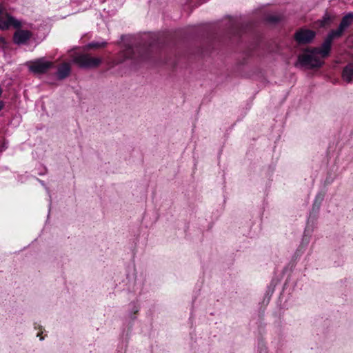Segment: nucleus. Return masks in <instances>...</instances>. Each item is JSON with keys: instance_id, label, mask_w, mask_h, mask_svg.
Returning a JSON list of instances; mask_svg holds the SVG:
<instances>
[{"instance_id": "1", "label": "nucleus", "mask_w": 353, "mask_h": 353, "mask_svg": "<svg viewBox=\"0 0 353 353\" xmlns=\"http://www.w3.org/2000/svg\"><path fill=\"white\" fill-rule=\"evenodd\" d=\"M159 45L158 37L157 35L150 37L148 43L143 46H136L134 48L131 45L125 43L123 49L119 54V59L116 64L122 63L127 59H140L144 60L147 58L150 48Z\"/></svg>"}, {"instance_id": "21", "label": "nucleus", "mask_w": 353, "mask_h": 353, "mask_svg": "<svg viewBox=\"0 0 353 353\" xmlns=\"http://www.w3.org/2000/svg\"><path fill=\"white\" fill-rule=\"evenodd\" d=\"M5 106V103L3 101H0V111L3 110Z\"/></svg>"}, {"instance_id": "3", "label": "nucleus", "mask_w": 353, "mask_h": 353, "mask_svg": "<svg viewBox=\"0 0 353 353\" xmlns=\"http://www.w3.org/2000/svg\"><path fill=\"white\" fill-rule=\"evenodd\" d=\"M28 65L29 70L33 74H43L53 67V63L42 57L29 61Z\"/></svg>"}, {"instance_id": "7", "label": "nucleus", "mask_w": 353, "mask_h": 353, "mask_svg": "<svg viewBox=\"0 0 353 353\" xmlns=\"http://www.w3.org/2000/svg\"><path fill=\"white\" fill-rule=\"evenodd\" d=\"M315 35L316 33L313 30L301 28L296 32L294 39L299 44H307L314 39Z\"/></svg>"}, {"instance_id": "23", "label": "nucleus", "mask_w": 353, "mask_h": 353, "mask_svg": "<svg viewBox=\"0 0 353 353\" xmlns=\"http://www.w3.org/2000/svg\"><path fill=\"white\" fill-rule=\"evenodd\" d=\"M304 250H305V248H302V249H301V248H300L297 251H298V252H300V254H302V253L303 252Z\"/></svg>"}, {"instance_id": "22", "label": "nucleus", "mask_w": 353, "mask_h": 353, "mask_svg": "<svg viewBox=\"0 0 353 353\" xmlns=\"http://www.w3.org/2000/svg\"><path fill=\"white\" fill-rule=\"evenodd\" d=\"M194 0H190L191 2H192ZM204 2V1H202V0H198V5H200L201 3H203Z\"/></svg>"}, {"instance_id": "8", "label": "nucleus", "mask_w": 353, "mask_h": 353, "mask_svg": "<svg viewBox=\"0 0 353 353\" xmlns=\"http://www.w3.org/2000/svg\"><path fill=\"white\" fill-rule=\"evenodd\" d=\"M353 23V13L349 12L341 19L340 24L336 30H332L330 32L338 38L341 37L344 31L349 28Z\"/></svg>"}, {"instance_id": "10", "label": "nucleus", "mask_w": 353, "mask_h": 353, "mask_svg": "<svg viewBox=\"0 0 353 353\" xmlns=\"http://www.w3.org/2000/svg\"><path fill=\"white\" fill-rule=\"evenodd\" d=\"M71 72V67L70 63H63L61 64L57 71V77L59 80H62L68 77Z\"/></svg>"}, {"instance_id": "16", "label": "nucleus", "mask_w": 353, "mask_h": 353, "mask_svg": "<svg viewBox=\"0 0 353 353\" xmlns=\"http://www.w3.org/2000/svg\"><path fill=\"white\" fill-rule=\"evenodd\" d=\"M281 19V17L280 16L274 15V14H270L266 17V20L268 22L272 23H276L279 21H280Z\"/></svg>"}, {"instance_id": "11", "label": "nucleus", "mask_w": 353, "mask_h": 353, "mask_svg": "<svg viewBox=\"0 0 353 353\" xmlns=\"http://www.w3.org/2000/svg\"><path fill=\"white\" fill-rule=\"evenodd\" d=\"M230 32L229 33L232 36H239L244 29V26L239 22L230 19Z\"/></svg>"}, {"instance_id": "18", "label": "nucleus", "mask_w": 353, "mask_h": 353, "mask_svg": "<svg viewBox=\"0 0 353 353\" xmlns=\"http://www.w3.org/2000/svg\"><path fill=\"white\" fill-rule=\"evenodd\" d=\"M305 233H306V231L305 232ZM310 235L308 236H307L306 234H304V236L302 239L301 245H300L301 249L305 248L307 247V245H308V243L310 242Z\"/></svg>"}, {"instance_id": "17", "label": "nucleus", "mask_w": 353, "mask_h": 353, "mask_svg": "<svg viewBox=\"0 0 353 353\" xmlns=\"http://www.w3.org/2000/svg\"><path fill=\"white\" fill-rule=\"evenodd\" d=\"M323 199H324V195L323 194L319 193L318 194H316V196L315 197L314 203V206H316L317 208L319 209Z\"/></svg>"}, {"instance_id": "5", "label": "nucleus", "mask_w": 353, "mask_h": 353, "mask_svg": "<svg viewBox=\"0 0 353 353\" xmlns=\"http://www.w3.org/2000/svg\"><path fill=\"white\" fill-rule=\"evenodd\" d=\"M21 26V22L12 17L7 12H4L3 9L1 8L0 14V29L2 30H8L10 27L18 28Z\"/></svg>"}, {"instance_id": "2", "label": "nucleus", "mask_w": 353, "mask_h": 353, "mask_svg": "<svg viewBox=\"0 0 353 353\" xmlns=\"http://www.w3.org/2000/svg\"><path fill=\"white\" fill-rule=\"evenodd\" d=\"M323 63L318 57L314 50L312 49L310 52L301 54L298 57V61L295 63L296 67H305L307 68H319Z\"/></svg>"}, {"instance_id": "6", "label": "nucleus", "mask_w": 353, "mask_h": 353, "mask_svg": "<svg viewBox=\"0 0 353 353\" xmlns=\"http://www.w3.org/2000/svg\"><path fill=\"white\" fill-rule=\"evenodd\" d=\"M336 38L338 37L333 34L332 32H330L321 46L320 48H313L314 52H316L317 55H321L322 58L327 57L330 52L332 41Z\"/></svg>"}, {"instance_id": "9", "label": "nucleus", "mask_w": 353, "mask_h": 353, "mask_svg": "<svg viewBox=\"0 0 353 353\" xmlns=\"http://www.w3.org/2000/svg\"><path fill=\"white\" fill-rule=\"evenodd\" d=\"M32 37V33L29 30H17L13 36L14 42L18 45L23 44Z\"/></svg>"}, {"instance_id": "13", "label": "nucleus", "mask_w": 353, "mask_h": 353, "mask_svg": "<svg viewBox=\"0 0 353 353\" xmlns=\"http://www.w3.org/2000/svg\"><path fill=\"white\" fill-rule=\"evenodd\" d=\"M333 19L334 17L330 14L325 12L322 19L319 21V26L322 28L327 27L332 23Z\"/></svg>"}, {"instance_id": "14", "label": "nucleus", "mask_w": 353, "mask_h": 353, "mask_svg": "<svg viewBox=\"0 0 353 353\" xmlns=\"http://www.w3.org/2000/svg\"><path fill=\"white\" fill-rule=\"evenodd\" d=\"M130 307V313L129 317L134 320L136 319L135 314L137 313L139 310V306L136 303H130L129 304Z\"/></svg>"}, {"instance_id": "24", "label": "nucleus", "mask_w": 353, "mask_h": 353, "mask_svg": "<svg viewBox=\"0 0 353 353\" xmlns=\"http://www.w3.org/2000/svg\"><path fill=\"white\" fill-rule=\"evenodd\" d=\"M1 94H2V90H1V89L0 88V97H1Z\"/></svg>"}, {"instance_id": "4", "label": "nucleus", "mask_w": 353, "mask_h": 353, "mask_svg": "<svg viewBox=\"0 0 353 353\" xmlns=\"http://www.w3.org/2000/svg\"><path fill=\"white\" fill-rule=\"evenodd\" d=\"M72 61L82 68L97 67L102 61L100 58L92 57L88 54H77L72 58Z\"/></svg>"}, {"instance_id": "20", "label": "nucleus", "mask_w": 353, "mask_h": 353, "mask_svg": "<svg viewBox=\"0 0 353 353\" xmlns=\"http://www.w3.org/2000/svg\"><path fill=\"white\" fill-rule=\"evenodd\" d=\"M6 43V39L3 37H0V44L4 45Z\"/></svg>"}, {"instance_id": "12", "label": "nucleus", "mask_w": 353, "mask_h": 353, "mask_svg": "<svg viewBox=\"0 0 353 353\" xmlns=\"http://www.w3.org/2000/svg\"><path fill=\"white\" fill-rule=\"evenodd\" d=\"M342 77L347 83L353 80V63H349L343 68Z\"/></svg>"}, {"instance_id": "15", "label": "nucleus", "mask_w": 353, "mask_h": 353, "mask_svg": "<svg viewBox=\"0 0 353 353\" xmlns=\"http://www.w3.org/2000/svg\"><path fill=\"white\" fill-rule=\"evenodd\" d=\"M107 43L105 41H101V42H99V41H93V42H91L88 45V48H103V47H105L106 46Z\"/></svg>"}, {"instance_id": "19", "label": "nucleus", "mask_w": 353, "mask_h": 353, "mask_svg": "<svg viewBox=\"0 0 353 353\" xmlns=\"http://www.w3.org/2000/svg\"><path fill=\"white\" fill-rule=\"evenodd\" d=\"M37 180H38V181H39V182L41 184V185H43V186L45 188V189L46 190V191H47L48 194H49V193H50L49 188L46 185V184H45L44 181H42V180H40V179H37Z\"/></svg>"}]
</instances>
